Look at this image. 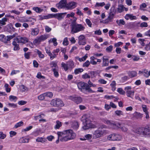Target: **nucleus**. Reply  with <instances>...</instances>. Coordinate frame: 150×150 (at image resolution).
Wrapping results in <instances>:
<instances>
[{"label":"nucleus","instance_id":"f257e3e1","mask_svg":"<svg viewBox=\"0 0 150 150\" xmlns=\"http://www.w3.org/2000/svg\"><path fill=\"white\" fill-rule=\"evenodd\" d=\"M76 136V134L71 129L65 130V134L64 137L60 138V140L61 142H66L68 140L74 139Z\"/></svg>","mask_w":150,"mask_h":150},{"label":"nucleus","instance_id":"f03ea898","mask_svg":"<svg viewBox=\"0 0 150 150\" xmlns=\"http://www.w3.org/2000/svg\"><path fill=\"white\" fill-rule=\"evenodd\" d=\"M82 118L84 125L82 127L83 129L86 130L90 128H94L95 127V126L91 122L88 117L85 115L83 116Z\"/></svg>","mask_w":150,"mask_h":150},{"label":"nucleus","instance_id":"7ed1b4c3","mask_svg":"<svg viewBox=\"0 0 150 150\" xmlns=\"http://www.w3.org/2000/svg\"><path fill=\"white\" fill-rule=\"evenodd\" d=\"M108 133V132L107 130L99 128L93 133V138L94 139L99 138L102 136L107 134Z\"/></svg>","mask_w":150,"mask_h":150},{"label":"nucleus","instance_id":"20e7f679","mask_svg":"<svg viewBox=\"0 0 150 150\" xmlns=\"http://www.w3.org/2000/svg\"><path fill=\"white\" fill-rule=\"evenodd\" d=\"M102 120L105 123L109 125L111 128L114 129H119V126L121 125L120 122H117L107 120L104 119H102Z\"/></svg>","mask_w":150,"mask_h":150},{"label":"nucleus","instance_id":"39448f33","mask_svg":"<svg viewBox=\"0 0 150 150\" xmlns=\"http://www.w3.org/2000/svg\"><path fill=\"white\" fill-rule=\"evenodd\" d=\"M85 29V27L81 24H78L73 23L71 25V32L74 34L79 31L83 30Z\"/></svg>","mask_w":150,"mask_h":150},{"label":"nucleus","instance_id":"423d86ee","mask_svg":"<svg viewBox=\"0 0 150 150\" xmlns=\"http://www.w3.org/2000/svg\"><path fill=\"white\" fill-rule=\"evenodd\" d=\"M136 133L139 134L145 135L150 136V125L147 127L139 128L136 131Z\"/></svg>","mask_w":150,"mask_h":150},{"label":"nucleus","instance_id":"0eeeda50","mask_svg":"<svg viewBox=\"0 0 150 150\" xmlns=\"http://www.w3.org/2000/svg\"><path fill=\"white\" fill-rule=\"evenodd\" d=\"M50 104L56 107H62L64 105L62 100L59 98H55L52 100Z\"/></svg>","mask_w":150,"mask_h":150},{"label":"nucleus","instance_id":"6e6552de","mask_svg":"<svg viewBox=\"0 0 150 150\" xmlns=\"http://www.w3.org/2000/svg\"><path fill=\"white\" fill-rule=\"evenodd\" d=\"M108 139L111 141H119L121 139L122 137L119 134L114 133L109 135L108 137Z\"/></svg>","mask_w":150,"mask_h":150},{"label":"nucleus","instance_id":"1a4fd4ad","mask_svg":"<svg viewBox=\"0 0 150 150\" xmlns=\"http://www.w3.org/2000/svg\"><path fill=\"white\" fill-rule=\"evenodd\" d=\"M47 38V36L45 35H42L39 37H37L34 40L33 43L34 44H40L41 42L46 40Z\"/></svg>","mask_w":150,"mask_h":150},{"label":"nucleus","instance_id":"9d476101","mask_svg":"<svg viewBox=\"0 0 150 150\" xmlns=\"http://www.w3.org/2000/svg\"><path fill=\"white\" fill-rule=\"evenodd\" d=\"M131 89L132 87L131 86H127L124 88L125 93H126V95L128 97H131L134 95V91L131 90Z\"/></svg>","mask_w":150,"mask_h":150},{"label":"nucleus","instance_id":"9b49d317","mask_svg":"<svg viewBox=\"0 0 150 150\" xmlns=\"http://www.w3.org/2000/svg\"><path fill=\"white\" fill-rule=\"evenodd\" d=\"M67 4V0H61L59 3L56 4V6L59 9L64 8H66Z\"/></svg>","mask_w":150,"mask_h":150},{"label":"nucleus","instance_id":"f8f14e48","mask_svg":"<svg viewBox=\"0 0 150 150\" xmlns=\"http://www.w3.org/2000/svg\"><path fill=\"white\" fill-rule=\"evenodd\" d=\"M16 41L19 43L25 44L28 42V39L25 37L18 36L16 38Z\"/></svg>","mask_w":150,"mask_h":150},{"label":"nucleus","instance_id":"ddd939ff","mask_svg":"<svg viewBox=\"0 0 150 150\" xmlns=\"http://www.w3.org/2000/svg\"><path fill=\"white\" fill-rule=\"evenodd\" d=\"M76 2L71 1L67 3L66 5V8L67 9L71 10L75 8L77 5Z\"/></svg>","mask_w":150,"mask_h":150},{"label":"nucleus","instance_id":"4468645a","mask_svg":"<svg viewBox=\"0 0 150 150\" xmlns=\"http://www.w3.org/2000/svg\"><path fill=\"white\" fill-rule=\"evenodd\" d=\"M88 85L86 83L82 82L79 83L77 85L78 88L81 91H85Z\"/></svg>","mask_w":150,"mask_h":150},{"label":"nucleus","instance_id":"2eb2a0df","mask_svg":"<svg viewBox=\"0 0 150 150\" xmlns=\"http://www.w3.org/2000/svg\"><path fill=\"white\" fill-rule=\"evenodd\" d=\"M67 13H60L52 14V18L54 17L59 20H61L64 17Z\"/></svg>","mask_w":150,"mask_h":150},{"label":"nucleus","instance_id":"dca6fc26","mask_svg":"<svg viewBox=\"0 0 150 150\" xmlns=\"http://www.w3.org/2000/svg\"><path fill=\"white\" fill-rule=\"evenodd\" d=\"M86 43V41L85 36L81 35L79 38V45H84Z\"/></svg>","mask_w":150,"mask_h":150},{"label":"nucleus","instance_id":"f3484780","mask_svg":"<svg viewBox=\"0 0 150 150\" xmlns=\"http://www.w3.org/2000/svg\"><path fill=\"white\" fill-rule=\"evenodd\" d=\"M114 17V14H109L108 18L105 20L103 21V23L107 24L112 22Z\"/></svg>","mask_w":150,"mask_h":150},{"label":"nucleus","instance_id":"a211bd4d","mask_svg":"<svg viewBox=\"0 0 150 150\" xmlns=\"http://www.w3.org/2000/svg\"><path fill=\"white\" fill-rule=\"evenodd\" d=\"M71 99L77 104L81 103L83 101L82 98L79 96L72 97Z\"/></svg>","mask_w":150,"mask_h":150},{"label":"nucleus","instance_id":"6ab92c4d","mask_svg":"<svg viewBox=\"0 0 150 150\" xmlns=\"http://www.w3.org/2000/svg\"><path fill=\"white\" fill-rule=\"evenodd\" d=\"M127 74L129 78H132L136 77L137 76V73L135 71H129L127 72Z\"/></svg>","mask_w":150,"mask_h":150},{"label":"nucleus","instance_id":"aec40b11","mask_svg":"<svg viewBox=\"0 0 150 150\" xmlns=\"http://www.w3.org/2000/svg\"><path fill=\"white\" fill-rule=\"evenodd\" d=\"M120 124L121 125H120L119 129H120V130L123 132H127L128 130V129L126 125L123 122H120Z\"/></svg>","mask_w":150,"mask_h":150},{"label":"nucleus","instance_id":"412c9836","mask_svg":"<svg viewBox=\"0 0 150 150\" xmlns=\"http://www.w3.org/2000/svg\"><path fill=\"white\" fill-rule=\"evenodd\" d=\"M103 67L108 66L109 64L108 59L105 56H103Z\"/></svg>","mask_w":150,"mask_h":150},{"label":"nucleus","instance_id":"4be33fe9","mask_svg":"<svg viewBox=\"0 0 150 150\" xmlns=\"http://www.w3.org/2000/svg\"><path fill=\"white\" fill-rule=\"evenodd\" d=\"M29 139L25 137H23L21 138L19 141L20 143H28L29 142Z\"/></svg>","mask_w":150,"mask_h":150},{"label":"nucleus","instance_id":"5701e85b","mask_svg":"<svg viewBox=\"0 0 150 150\" xmlns=\"http://www.w3.org/2000/svg\"><path fill=\"white\" fill-rule=\"evenodd\" d=\"M31 34L33 36L37 35L38 34L39 32V29L36 28H32L31 29Z\"/></svg>","mask_w":150,"mask_h":150},{"label":"nucleus","instance_id":"b1692460","mask_svg":"<svg viewBox=\"0 0 150 150\" xmlns=\"http://www.w3.org/2000/svg\"><path fill=\"white\" fill-rule=\"evenodd\" d=\"M143 117V114L140 113L135 112L133 114V117L136 119H140Z\"/></svg>","mask_w":150,"mask_h":150},{"label":"nucleus","instance_id":"393cba45","mask_svg":"<svg viewBox=\"0 0 150 150\" xmlns=\"http://www.w3.org/2000/svg\"><path fill=\"white\" fill-rule=\"evenodd\" d=\"M13 45L14 46L13 50L14 51L19 50H20L19 46L15 41H13L12 43Z\"/></svg>","mask_w":150,"mask_h":150},{"label":"nucleus","instance_id":"a878e982","mask_svg":"<svg viewBox=\"0 0 150 150\" xmlns=\"http://www.w3.org/2000/svg\"><path fill=\"white\" fill-rule=\"evenodd\" d=\"M71 127L74 129H77L79 127V125L77 122L74 121L70 122Z\"/></svg>","mask_w":150,"mask_h":150},{"label":"nucleus","instance_id":"bb28decb","mask_svg":"<svg viewBox=\"0 0 150 150\" xmlns=\"http://www.w3.org/2000/svg\"><path fill=\"white\" fill-rule=\"evenodd\" d=\"M51 71L53 72L54 76L56 78H58L59 76V68L56 69H53Z\"/></svg>","mask_w":150,"mask_h":150},{"label":"nucleus","instance_id":"cd10ccee","mask_svg":"<svg viewBox=\"0 0 150 150\" xmlns=\"http://www.w3.org/2000/svg\"><path fill=\"white\" fill-rule=\"evenodd\" d=\"M57 134L59 138L64 137L65 136V130L63 132H57Z\"/></svg>","mask_w":150,"mask_h":150},{"label":"nucleus","instance_id":"c85d7f7f","mask_svg":"<svg viewBox=\"0 0 150 150\" xmlns=\"http://www.w3.org/2000/svg\"><path fill=\"white\" fill-rule=\"evenodd\" d=\"M33 9L34 11H35L36 12L38 13H40L43 11V9L38 7H33Z\"/></svg>","mask_w":150,"mask_h":150},{"label":"nucleus","instance_id":"c756f323","mask_svg":"<svg viewBox=\"0 0 150 150\" xmlns=\"http://www.w3.org/2000/svg\"><path fill=\"white\" fill-rule=\"evenodd\" d=\"M67 63L69 68L72 69L75 66L74 62L72 61H69Z\"/></svg>","mask_w":150,"mask_h":150},{"label":"nucleus","instance_id":"7c9ffc66","mask_svg":"<svg viewBox=\"0 0 150 150\" xmlns=\"http://www.w3.org/2000/svg\"><path fill=\"white\" fill-rule=\"evenodd\" d=\"M36 141L37 142L44 143L45 142L47 141V140L45 138L38 137L36 139Z\"/></svg>","mask_w":150,"mask_h":150},{"label":"nucleus","instance_id":"2f4dec72","mask_svg":"<svg viewBox=\"0 0 150 150\" xmlns=\"http://www.w3.org/2000/svg\"><path fill=\"white\" fill-rule=\"evenodd\" d=\"M51 65V70H53V69H56L58 68L57 64L54 62H52L50 63Z\"/></svg>","mask_w":150,"mask_h":150},{"label":"nucleus","instance_id":"473e14b6","mask_svg":"<svg viewBox=\"0 0 150 150\" xmlns=\"http://www.w3.org/2000/svg\"><path fill=\"white\" fill-rule=\"evenodd\" d=\"M0 41L3 42L4 43H7L6 37L4 35H0Z\"/></svg>","mask_w":150,"mask_h":150},{"label":"nucleus","instance_id":"72a5a7b5","mask_svg":"<svg viewBox=\"0 0 150 150\" xmlns=\"http://www.w3.org/2000/svg\"><path fill=\"white\" fill-rule=\"evenodd\" d=\"M125 7L122 5H120L118 6L117 9L119 13H120L122 12L124 9Z\"/></svg>","mask_w":150,"mask_h":150},{"label":"nucleus","instance_id":"f704fd0d","mask_svg":"<svg viewBox=\"0 0 150 150\" xmlns=\"http://www.w3.org/2000/svg\"><path fill=\"white\" fill-rule=\"evenodd\" d=\"M56 124L54 127L55 129H58L62 126V123L59 120L56 121Z\"/></svg>","mask_w":150,"mask_h":150},{"label":"nucleus","instance_id":"c9c22d12","mask_svg":"<svg viewBox=\"0 0 150 150\" xmlns=\"http://www.w3.org/2000/svg\"><path fill=\"white\" fill-rule=\"evenodd\" d=\"M61 65L62 67L64 68L65 71H66L68 70L69 67L67 63V64H65L64 63L62 62V63Z\"/></svg>","mask_w":150,"mask_h":150},{"label":"nucleus","instance_id":"e433bc0d","mask_svg":"<svg viewBox=\"0 0 150 150\" xmlns=\"http://www.w3.org/2000/svg\"><path fill=\"white\" fill-rule=\"evenodd\" d=\"M116 83L115 81H113L110 84V86L112 88V91H114L116 89Z\"/></svg>","mask_w":150,"mask_h":150},{"label":"nucleus","instance_id":"4c0bfd02","mask_svg":"<svg viewBox=\"0 0 150 150\" xmlns=\"http://www.w3.org/2000/svg\"><path fill=\"white\" fill-rule=\"evenodd\" d=\"M36 52L38 54L39 58H43L44 57V55L42 54V52L38 50H36Z\"/></svg>","mask_w":150,"mask_h":150},{"label":"nucleus","instance_id":"58836bf2","mask_svg":"<svg viewBox=\"0 0 150 150\" xmlns=\"http://www.w3.org/2000/svg\"><path fill=\"white\" fill-rule=\"evenodd\" d=\"M83 69L82 68L76 69L74 70V74H77L83 72Z\"/></svg>","mask_w":150,"mask_h":150},{"label":"nucleus","instance_id":"ea45409f","mask_svg":"<svg viewBox=\"0 0 150 150\" xmlns=\"http://www.w3.org/2000/svg\"><path fill=\"white\" fill-rule=\"evenodd\" d=\"M7 21V18H2L1 20H0V24L2 25H5L6 24V22Z\"/></svg>","mask_w":150,"mask_h":150},{"label":"nucleus","instance_id":"a19ab883","mask_svg":"<svg viewBox=\"0 0 150 150\" xmlns=\"http://www.w3.org/2000/svg\"><path fill=\"white\" fill-rule=\"evenodd\" d=\"M52 42L53 43V45L54 46H56L57 45V39L55 38L52 39H51L49 41V42Z\"/></svg>","mask_w":150,"mask_h":150},{"label":"nucleus","instance_id":"79ce46f5","mask_svg":"<svg viewBox=\"0 0 150 150\" xmlns=\"http://www.w3.org/2000/svg\"><path fill=\"white\" fill-rule=\"evenodd\" d=\"M115 114L118 116H120L121 115H123V112L120 110H117L115 112Z\"/></svg>","mask_w":150,"mask_h":150},{"label":"nucleus","instance_id":"37998d69","mask_svg":"<svg viewBox=\"0 0 150 150\" xmlns=\"http://www.w3.org/2000/svg\"><path fill=\"white\" fill-rule=\"evenodd\" d=\"M17 99V97L15 96L11 95L9 96V99L11 101H13L16 102Z\"/></svg>","mask_w":150,"mask_h":150},{"label":"nucleus","instance_id":"c03bdc74","mask_svg":"<svg viewBox=\"0 0 150 150\" xmlns=\"http://www.w3.org/2000/svg\"><path fill=\"white\" fill-rule=\"evenodd\" d=\"M143 75L145 77L148 78L149 76V71H148L146 69H143Z\"/></svg>","mask_w":150,"mask_h":150},{"label":"nucleus","instance_id":"a18cd8bd","mask_svg":"<svg viewBox=\"0 0 150 150\" xmlns=\"http://www.w3.org/2000/svg\"><path fill=\"white\" fill-rule=\"evenodd\" d=\"M117 92L120 94L122 95H124L125 94V91H124L122 88H119L117 89Z\"/></svg>","mask_w":150,"mask_h":150},{"label":"nucleus","instance_id":"49530a36","mask_svg":"<svg viewBox=\"0 0 150 150\" xmlns=\"http://www.w3.org/2000/svg\"><path fill=\"white\" fill-rule=\"evenodd\" d=\"M36 77L39 79H45V78L44 76L42 75L40 72L38 73Z\"/></svg>","mask_w":150,"mask_h":150},{"label":"nucleus","instance_id":"de8ad7c7","mask_svg":"<svg viewBox=\"0 0 150 150\" xmlns=\"http://www.w3.org/2000/svg\"><path fill=\"white\" fill-rule=\"evenodd\" d=\"M23 125V122L21 121L18 123H16L14 126V127L15 128H17Z\"/></svg>","mask_w":150,"mask_h":150},{"label":"nucleus","instance_id":"09e8293b","mask_svg":"<svg viewBox=\"0 0 150 150\" xmlns=\"http://www.w3.org/2000/svg\"><path fill=\"white\" fill-rule=\"evenodd\" d=\"M116 23H117L118 25H120V24H122V25H124L125 24V22L122 19L120 20L119 21L118 20H117L116 21Z\"/></svg>","mask_w":150,"mask_h":150},{"label":"nucleus","instance_id":"8fccbe9b","mask_svg":"<svg viewBox=\"0 0 150 150\" xmlns=\"http://www.w3.org/2000/svg\"><path fill=\"white\" fill-rule=\"evenodd\" d=\"M45 94L44 93L38 96V99L40 100H43L45 99Z\"/></svg>","mask_w":150,"mask_h":150},{"label":"nucleus","instance_id":"3c124183","mask_svg":"<svg viewBox=\"0 0 150 150\" xmlns=\"http://www.w3.org/2000/svg\"><path fill=\"white\" fill-rule=\"evenodd\" d=\"M62 44L64 45L65 46H67L68 45L69 42L67 38L66 37L64 39Z\"/></svg>","mask_w":150,"mask_h":150},{"label":"nucleus","instance_id":"603ef678","mask_svg":"<svg viewBox=\"0 0 150 150\" xmlns=\"http://www.w3.org/2000/svg\"><path fill=\"white\" fill-rule=\"evenodd\" d=\"M105 5V4L104 2L101 3H96L95 5L96 7H103Z\"/></svg>","mask_w":150,"mask_h":150},{"label":"nucleus","instance_id":"864d4df0","mask_svg":"<svg viewBox=\"0 0 150 150\" xmlns=\"http://www.w3.org/2000/svg\"><path fill=\"white\" fill-rule=\"evenodd\" d=\"M110 12L109 14L112 13L114 14V16L116 10L115 9V7L113 6L110 9Z\"/></svg>","mask_w":150,"mask_h":150},{"label":"nucleus","instance_id":"5fc2aeb1","mask_svg":"<svg viewBox=\"0 0 150 150\" xmlns=\"http://www.w3.org/2000/svg\"><path fill=\"white\" fill-rule=\"evenodd\" d=\"M31 54V52H30L25 53L24 54L25 57L27 59H29L30 58V56Z\"/></svg>","mask_w":150,"mask_h":150},{"label":"nucleus","instance_id":"6e6d98bb","mask_svg":"<svg viewBox=\"0 0 150 150\" xmlns=\"http://www.w3.org/2000/svg\"><path fill=\"white\" fill-rule=\"evenodd\" d=\"M45 96L48 97L50 98H52L53 96L52 93L51 92H47L45 93Z\"/></svg>","mask_w":150,"mask_h":150},{"label":"nucleus","instance_id":"4d7b16f0","mask_svg":"<svg viewBox=\"0 0 150 150\" xmlns=\"http://www.w3.org/2000/svg\"><path fill=\"white\" fill-rule=\"evenodd\" d=\"M48 55L50 57V59L51 60H52L54 58H56L57 54L54 53H53V54L52 53H51Z\"/></svg>","mask_w":150,"mask_h":150},{"label":"nucleus","instance_id":"13d9d810","mask_svg":"<svg viewBox=\"0 0 150 150\" xmlns=\"http://www.w3.org/2000/svg\"><path fill=\"white\" fill-rule=\"evenodd\" d=\"M147 5L145 3H143L140 6V9L142 10H144L143 8L146 7Z\"/></svg>","mask_w":150,"mask_h":150},{"label":"nucleus","instance_id":"bf43d9fd","mask_svg":"<svg viewBox=\"0 0 150 150\" xmlns=\"http://www.w3.org/2000/svg\"><path fill=\"white\" fill-rule=\"evenodd\" d=\"M6 137V134H4L3 132H0V139H4Z\"/></svg>","mask_w":150,"mask_h":150},{"label":"nucleus","instance_id":"052dcab7","mask_svg":"<svg viewBox=\"0 0 150 150\" xmlns=\"http://www.w3.org/2000/svg\"><path fill=\"white\" fill-rule=\"evenodd\" d=\"M82 77L83 79H85L87 78H90V76L86 73L83 75Z\"/></svg>","mask_w":150,"mask_h":150},{"label":"nucleus","instance_id":"680f3d73","mask_svg":"<svg viewBox=\"0 0 150 150\" xmlns=\"http://www.w3.org/2000/svg\"><path fill=\"white\" fill-rule=\"evenodd\" d=\"M148 25L147 23L146 22H142L140 24V27L142 28L146 27Z\"/></svg>","mask_w":150,"mask_h":150},{"label":"nucleus","instance_id":"e2e57ef3","mask_svg":"<svg viewBox=\"0 0 150 150\" xmlns=\"http://www.w3.org/2000/svg\"><path fill=\"white\" fill-rule=\"evenodd\" d=\"M112 48L113 46L112 45H110L107 47L106 49V50L108 52H110L112 50Z\"/></svg>","mask_w":150,"mask_h":150},{"label":"nucleus","instance_id":"0e129e2a","mask_svg":"<svg viewBox=\"0 0 150 150\" xmlns=\"http://www.w3.org/2000/svg\"><path fill=\"white\" fill-rule=\"evenodd\" d=\"M98 82L102 84H105L107 83L106 81H105L104 79H100L98 81Z\"/></svg>","mask_w":150,"mask_h":150},{"label":"nucleus","instance_id":"69168bd1","mask_svg":"<svg viewBox=\"0 0 150 150\" xmlns=\"http://www.w3.org/2000/svg\"><path fill=\"white\" fill-rule=\"evenodd\" d=\"M90 62L88 60L86 61L83 64V67H88L90 64Z\"/></svg>","mask_w":150,"mask_h":150},{"label":"nucleus","instance_id":"338daca9","mask_svg":"<svg viewBox=\"0 0 150 150\" xmlns=\"http://www.w3.org/2000/svg\"><path fill=\"white\" fill-rule=\"evenodd\" d=\"M91 77L92 78L95 77L96 74V71H91L90 72Z\"/></svg>","mask_w":150,"mask_h":150},{"label":"nucleus","instance_id":"774afa93","mask_svg":"<svg viewBox=\"0 0 150 150\" xmlns=\"http://www.w3.org/2000/svg\"><path fill=\"white\" fill-rule=\"evenodd\" d=\"M86 21L87 24L88 25L89 27H91L92 25V23L91 21L88 19H86Z\"/></svg>","mask_w":150,"mask_h":150}]
</instances>
